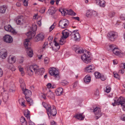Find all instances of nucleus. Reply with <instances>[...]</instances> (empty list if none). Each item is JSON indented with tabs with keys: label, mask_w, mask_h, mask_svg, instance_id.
Wrapping results in <instances>:
<instances>
[{
	"label": "nucleus",
	"mask_w": 125,
	"mask_h": 125,
	"mask_svg": "<svg viewBox=\"0 0 125 125\" xmlns=\"http://www.w3.org/2000/svg\"><path fill=\"white\" fill-rule=\"evenodd\" d=\"M4 29L6 31L10 32L13 34H15L16 33L15 31L10 25L5 26L4 27Z\"/></svg>",
	"instance_id": "nucleus-15"
},
{
	"label": "nucleus",
	"mask_w": 125,
	"mask_h": 125,
	"mask_svg": "<svg viewBox=\"0 0 125 125\" xmlns=\"http://www.w3.org/2000/svg\"><path fill=\"white\" fill-rule=\"evenodd\" d=\"M89 52L87 51L86 54L85 53L82 55L81 58L83 61L85 63H87L91 62V58L90 55H89Z\"/></svg>",
	"instance_id": "nucleus-8"
},
{
	"label": "nucleus",
	"mask_w": 125,
	"mask_h": 125,
	"mask_svg": "<svg viewBox=\"0 0 125 125\" xmlns=\"http://www.w3.org/2000/svg\"><path fill=\"white\" fill-rule=\"evenodd\" d=\"M78 31V30L74 31L70 35L72 38H74V40L76 41H79L80 40V37Z\"/></svg>",
	"instance_id": "nucleus-9"
},
{
	"label": "nucleus",
	"mask_w": 125,
	"mask_h": 125,
	"mask_svg": "<svg viewBox=\"0 0 125 125\" xmlns=\"http://www.w3.org/2000/svg\"><path fill=\"white\" fill-rule=\"evenodd\" d=\"M107 49L108 50L112 51L114 54L119 56L121 57L123 55H125V52H120L118 48L115 47L114 45L109 46Z\"/></svg>",
	"instance_id": "nucleus-4"
},
{
	"label": "nucleus",
	"mask_w": 125,
	"mask_h": 125,
	"mask_svg": "<svg viewBox=\"0 0 125 125\" xmlns=\"http://www.w3.org/2000/svg\"><path fill=\"white\" fill-rule=\"evenodd\" d=\"M48 39L49 42H51L53 39V37H52L50 36L48 38Z\"/></svg>",
	"instance_id": "nucleus-61"
},
{
	"label": "nucleus",
	"mask_w": 125,
	"mask_h": 125,
	"mask_svg": "<svg viewBox=\"0 0 125 125\" xmlns=\"http://www.w3.org/2000/svg\"><path fill=\"white\" fill-rule=\"evenodd\" d=\"M73 19H75L76 20H77L78 21H79V18L78 17H73Z\"/></svg>",
	"instance_id": "nucleus-62"
},
{
	"label": "nucleus",
	"mask_w": 125,
	"mask_h": 125,
	"mask_svg": "<svg viewBox=\"0 0 125 125\" xmlns=\"http://www.w3.org/2000/svg\"><path fill=\"white\" fill-rule=\"evenodd\" d=\"M44 69L42 68L39 69L38 66L37 65H34L30 66L28 68L27 71L28 72H31L32 73L29 74L30 75H31L32 74V73L35 72V74L37 75H42L44 73Z\"/></svg>",
	"instance_id": "nucleus-2"
},
{
	"label": "nucleus",
	"mask_w": 125,
	"mask_h": 125,
	"mask_svg": "<svg viewBox=\"0 0 125 125\" xmlns=\"http://www.w3.org/2000/svg\"><path fill=\"white\" fill-rule=\"evenodd\" d=\"M3 41L7 43H10L13 41V39L11 36L9 35H6L3 37Z\"/></svg>",
	"instance_id": "nucleus-14"
},
{
	"label": "nucleus",
	"mask_w": 125,
	"mask_h": 125,
	"mask_svg": "<svg viewBox=\"0 0 125 125\" xmlns=\"http://www.w3.org/2000/svg\"><path fill=\"white\" fill-rule=\"evenodd\" d=\"M44 62L45 63L47 64H48L49 62V60L47 58H46L44 60Z\"/></svg>",
	"instance_id": "nucleus-57"
},
{
	"label": "nucleus",
	"mask_w": 125,
	"mask_h": 125,
	"mask_svg": "<svg viewBox=\"0 0 125 125\" xmlns=\"http://www.w3.org/2000/svg\"><path fill=\"white\" fill-rule=\"evenodd\" d=\"M20 121L22 123V125H27V122L24 117H21L20 119Z\"/></svg>",
	"instance_id": "nucleus-29"
},
{
	"label": "nucleus",
	"mask_w": 125,
	"mask_h": 125,
	"mask_svg": "<svg viewBox=\"0 0 125 125\" xmlns=\"http://www.w3.org/2000/svg\"><path fill=\"white\" fill-rule=\"evenodd\" d=\"M18 68H19V71L21 72V75L23 76L24 74V72L23 71V68H21V66H18Z\"/></svg>",
	"instance_id": "nucleus-35"
},
{
	"label": "nucleus",
	"mask_w": 125,
	"mask_h": 125,
	"mask_svg": "<svg viewBox=\"0 0 125 125\" xmlns=\"http://www.w3.org/2000/svg\"><path fill=\"white\" fill-rule=\"evenodd\" d=\"M94 112L95 115V118L96 119L100 118L102 115L100 108L99 107H96L94 109Z\"/></svg>",
	"instance_id": "nucleus-13"
},
{
	"label": "nucleus",
	"mask_w": 125,
	"mask_h": 125,
	"mask_svg": "<svg viewBox=\"0 0 125 125\" xmlns=\"http://www.w3.org/2000/svg\"><path fill=\"white\" fill-rule=\"evenodd\" d=\"M68 10H62V11L61 12V13L62 15L63 14V16H64L65 15L68 14Z\"/></svg>",
	"instance_id": "nucleus-40"
},
{
	"label": "nucleus",
	"mask_w": 125,
	"mask_h": 125,
	"mask_svg": "<svg viewBox=\"0 0 125 125\" xmlns=\"http://www.w3.org/2000/svg\"><path fill=\"white\" fill-rule=\"evenodd\" d=\"M24 101L25 100L24 99L22 98H20L19 100V102L20 104Z\"/></svg>",
	"instance_id": "nucleus-49"
},
{
	"label": "nucleus",
	"mask_w": 125,
	"mask_h": 125,
	"mask_svg": "<svg viewBox=\"0 0 125 125\" xmlns=\"http://www.w3.org/2000/svg\"><path fill=\"white\" fill-rule=\"evenodd\" d=\"M47 95L48 97L53 99L54 98V95L53 93L51 92V91L49 90L47 94Z\"/></svg>",
	"instance_id": "nucleus-30"
},
{
	"label": "nucleus",
	"mask_w": 125,
	"mask_h": 125,
	"mask_svg": "<svg viewBox=\"0 0 125 125\" xmlns=\"http://www.w3.org/2000/svg\"><path fill=\"white\" fill-rule=\"evenodd\" d=\"M86 15L87 17H90L92 15L95 16L97 15V13L95 11L89 10L87 11Z\"/></svg>",
	"instance_id": "nucleus-18"
},
{
	"label": "nucleus",
	"mask_w": 125,
	"mask_h": 125,
	"mask_svg": "<svg viewBox=\"0 0 125 125\" xmlns=\"http://www.w3.org/2000/svg\"><path fill=\"white\" fill-rule=\"evenodd\" d=\"M77 82H75L74 83L73 85V88H74L76 87L77 85Z\"/></svg>",
	"instance_id": "nucleus-63"
},
{
	"label": "nucleus",
	"mask_w": 125,
	"mask_h": 125,
	"mask_svg": "<svg viewBox=\"0 0 125 125\" xmlns=\"http://www.w3.org/2000/svg\"><path fill=\"white\" fill-rule=\"evenodd\" d=\"M3 74V71L0 67V77H1Z\"/></svg>",
	"instance_id": "nucleus-53"
},
{
	"label": "nucleus",
	"mask_w": 125,
	"mask_h": 125,
	"mask_svg": "<svg viewBox=\"0 0 125 125\" xmlns=\"http://www.w3.org/2000/svg\"><path fill=\"white\" fill-rule=\"evenodd\" d=\"M56 25L55 22H54L50 27L49 31L50 32L52 31Z\"/></svg>",
	"instance_id": "nucleus-36"
},
{
	"label": "nucleus",
	"mask_w": 125,
	"mask_h": 125,
	"mask_svg": "<svg viewBox=\"0 0 125 125\" xmlns=\"http://www.w3.org/2000/svg\"><path fill=\"white\" fill-rule=\"evenodd\" d=\"M114 73V77H115V78H117V79H118V74L116 73Z\"/></svg>",
	"instance_id": "nucleus-58"
},
{
	"label": "nucleus",
	"mask_w": 125,
	"mask_h": 125,
	"mask_svg": "<svg viewBox=\"0 0 125 125\" xmlns=\"http://www.w3.org/2000/svg\"><path fill=\"white\" fill-rule=\"evenodd\" d=\"M94 94L95 96L96 97H98L99 96V91L98 90H96Z\"/></svg>",
	"instance_id": "nucleus-43"
},
{
	"label": "nucleus",
	"mask_w": 125,
	"mask_h": 125,
	"mask_svg": "<svg viewBox=\"0 0 125 125\" xmlns=\"http://www.w3.org/2000/svg\"><path fill=\"white\" fill-rule=\"evenodd\" d=\"M22 91H23V93L26 96H30L31 95V93L30 90L28 89H25Z\"/></svg>",
	"instance_id": "nucleus-24"
},
{
	"label": "nucleus",
	"mask_w": 125,
	"mask_h": 125,
	"mask_svg": "<svg viewBox=\"0 0 125 125\" xmlns=\"http://www.w3.org/2000/svg\"><path fill=\"white\" fill-rule=\"evenodd\" d=\"M28 0H24L23 1V4L24 6H27L28 5Z\"/></svg>",
	"instance_id": "nucleus-47"
},
{
	"label": "nucleus",
	"mask_w": 125,
	"mask_h": 125,
	"mask_svg": "<svg viewBox=\"0 0 125 125\" xmlns=\"http://www.w3.org/2000/svg\"><path fill=\"white\" fill-rule=\"evenodd\" d=\"M120 18L122 20H125V15H121L120 16Z\"/></svg>",
	"instance_id": "nucleus-50"
},
{
	"label": "nucleus",
	"mask_w": 125,
	"mask_h": 125,
	"mask_svg": "<svg viewBox=\"0 0 125 125\" xmlns=\"http://www.w3.org/2000/svg\"><path fill=\"white\" fill-rule=\"evenodd\" d=\"M69 31L67 29H65L62 32V37L66 39L69 36Z\"/></svg>",
	"instance_id": "nucleus-22"
},
{
	"label": "nucleus",
	"mask_w": 125,
	"mask_h": 125,
	"mask_svg": "<svg viewBox=\"0 0 125 125\" xmlns=\"http://www.w3.org/2000/svg\"><path fill=\"white\" fill-rule=\"evenodd\" d=\"M106 92L107 93H109L111 90V88L109 86H107L106 87Z\"/></svg>",
	"instance_id": "nucleus-41"
},
{
	"label": "nucleus",
	"mask_w": 125,
	"mask_h": 125,
	"mask_svg": "<svg viewBox=\"0 0 125 125\" xmlns=\"http://www.w3.org/2000/svg\"><path fill=\"white\" fill-rule=\"evenodd\" d=\"M115 12L114 11L110 12L109 14V16L110 18H112L114 17L115 15Z\"/></svg>",
	"instance_id": "nucleus-39"
},
{
	"label": "nucleus",
	"mask_w": 125,
	"mask_h": 125,
	"mask_svg": "<svg viewBox=\"0 0 125 125\" xmlns=\"http://www.w3.org/2000/svg\"><path fill=\"white\" fill-rule=\"evenodd\" d=\"M49 73L51 75L55 77H57L59 76V71L56 68L54 67L51 68L49 71Z\"/></svg>",
	"instance_id": "nucleus-11"
},
{
	"label": "nucleus",
	"mask_w": 125,
	"mask_h": 125,
	"mask_svg": "<svg viewBox=\"0 0 125 125\" xmlns=\"http://www.w3.org/2000/svg\"><path fill=\"white\" fill-rule=\"evenodd\" d=\"M47 86L48 88H51L52 87V84L51 83H49L47 85Z\"/></svg>",
	"instance_id": "nucleus-55"
},
{
	"label": "nucleus",
	"mask_w": 125,
	"mask_h": 125,
	"mask_svg": "<svg viewBox=\"0 0 125 125\" xmlns=\"http://www.w3.org/2000/svg\"><path fill=\"white\" fill-rule=\"evenodd\" d=\"M29 111H27V112H25L24 113L25 116L28 119H30V114L29 113Z\"/></svg>",
	"instance_id": "nucleus-38"
},
{
	"label": "nucleus",
	"mask_w": 125,
	"mask_h": 125,
	"mask_svg": "<svg viewBox=\"0 0 125 125\" xmlns=\"http://www.w3.org/2000/svg\"><path fill=\"white\" fill-rule=\"evenodd\" d=\"M7 55V52L4 49H2L0 52V57L3 59H5Z\"/></svg>",
	"instance_id": "nucleus-17"
},
{
	"label": "nucleus",
	"mask_w": 125,
	"mask_h": 125,
	"mask_svg": "<svg viewBox=\"0 0 125 125\" xmlns=\"http://www.w3.org/2000/svg\"><path fill=\"white\" fill-rule=\"evenodd\" d=\"M44 38V36L43 34L41 33L37 35L35 38V40L36 42L43 40Z\"/></svg>",
	"instance_id": "nucleus-21"
},
{
	"label": "nucleus",
	"mask_w": 125,
	"mask_h": 125,
	"mask_svg": "<svg viewBox=\"0 0 125 125\" xmlns=\"http://www.w3.org/2000/svg\"><path fill=\"white\" fill-rule=\"evenodd\" d=\"M19 81L20 84L24 83L23 79H20L19 80Z\"/></svg>",
	"instance_id": "nucleus-64"
},
{
	"label": "nucleus",
	"mask_w": 125,
	"mask_h": 125,
	"mask_svg": "<svg viewBox=\"0 0 125 125\" xmlns=\"http://www.w3.org/2000/svg\"><path fill=\"white\" fill-rule=\"evenodd\" d=\"M22 90L25 89V85L24 83H22L20 84Z\"/></svg>",
	"instance_id": "nucleus-42"
},
{
	"label": "nucleus",
	"mask_w": 125,
	"mask_h": 125,
	"mask_svg": "<svg viewBox=\"0 0 125 125\" xmlns=\"http://www.w3.org/2000/svg\"><path fill=\"white\" fill-rule=\"evenodd\" d=\"M48 11L50 12V14L52 15H53L55 12V11L54 10H49ZM52 16H53V15H52Z\"/></svg>",
	"instance_id": "nucleus-48"
},
{
	"label": "nucleus",
	"mask_w": 125,
	"mask_h": 125,
	"mask_svg": "<svg viewBox=\"0 0 125 125\" xmlns=\"http://www.w3.org/2000/svg\"><path fill=\"white\" fill-rule=\"evenodd\" d=\"M7 8V6L5 5H3L0 7V12L2 13H4Z\"/></svg>",
	"instance_id": "nucleus-27"
},
{
	"label": "nucleus",
	"mask_w": 125,
	"mask_h": 125,
	"mask_svg": "<svg viewBox=\"0 0 125 125\" xmlns=\"http://www.w3.org/2000/svg\"><path fill=\"white\" fill-rule=\"evenodd\" d=\"M73 49L75 51L76 53H78L81 54L84 52V51L83 49H79L77 46H74L73 48Z\"/></svg>",
	"instance_id": "nucleus-20"
},
{
	"label": "nucleus",
	"mask_w": 125,
	"mask_h": 125,
	"mask_svg": "<svg viewBox=\"0 0 125 125\" xmlns=\"http://www.w3.org/2000/svg\"><path fill=\"white\" fill-rule=\"evenodd\" d=\"M68 14L73 16H75L76 15V13L74 12L73 10L71 9L69 10H68Z\"/></svg>",
	"instance_id": "nucleus-33"
},
{
	"label": "nucleus",
	"mask_w": 125,
	"mask_h": 125,
	"mask_svg": "<svg viewBox=\"0 0 125 125\" xmlns=\"http://www.w3.org/2000/svg\"><path fill=\"white\" fill-rule=\"evenodd\" d=\"M91 78L90 76H85L84 79V81L86 83H88L90 82Z\"/></svg>",
	"instance_id": "nucleus-28"
},
{
	"label": "nucleus",
	"mask_w": 125,
	"mask_h": 125,
	"mask_svg": "<svg viewBox=\"0 0 125 125\" xmlns=\"http://www.w3.org/2000/svg\"><path fill=\"white\" fill-rule=\"evenodd\" d=\"M24 59L23 58H22L19 60V62L20 63H22Z\"/></svg>",
	"instance_id": "nucleus-60"
},
{
	"label": "nucleus",
	"mask_w": 125,
	"mask_h": 125,
	"mask_svg": "<svg viewBox=\"0 0 125 125\" xmlns=\"http://www.w3.org/2000/svg\"><path fill=\"white\" fill-rule=\"evenodd\" d=\"M54 42H55V43L54 44V45L55 46H58V48H60V47L59 46V44H58L57 43V42H56V41H55V40H54Z\"/></svg>",
	"instance_id": "nucleus-56"
},
{
	"label": "nucleus",
	"mask_w": 125,
	"mask_h": 125,
	"mask_svg": "<svg viewBox=\"0 0 125 125\" xmlns=\"http://www.w3.org/2000/svg\"><path fill=\"white\" fill-rule=\"evenodd\" d=\"M76 118L81 120L84 119V117L83 116V114H77L74 116Z\"/></svg>",
	"instance_id": "nucleus-26"
},
{
	"label": "nucleus",
	"mask_w": 125,
	"mask_h": 125,
	"mask_svg": "<svg viewBox=\"0 0 125 125\" xmlns=\"http://www.w3.org/2000/svg\"><path fill=\"white\" fill-rule=\"evenodd\" d=\"M121 118L123 121H125V115H122Z\"/></svg>",
	"instance_id": "nucleus-54"
},
{
	"label": "nucleus",
	"mask_w": 125,
	"mask_h": 125,
	"mask_svg": "<svg viewBox=\"0 0 125 125\" xmlns=\"http://www.w3.org/2000/svg\"><path fill=\"white\" fill-rule=\"evenodd\" d=\"M125 70L123 69H121L119 70V73H121L122 74H123Z\"/></svg>",
	"instance_id": "nucleus-52"
},
{
	"label": "nucleus",
	"mask_w": 125,
	"mask_h": 125,
	"mask_svg": "<svg viewBox=\"0 0 125 125\" xmlns=\"http://www.w3.org/2000/svg\"><path fill=\"white\" fill-rule=\"evenodd\" d=\"M42 104L46 110L49 118H50V117L51 115L54 116L56 115L57 112L55 106L53 105L51 106L45 102H43Z\"/></svg>",
	"instance_id": "nucleus-1"
},
{
	"label": "nucleus",
	"mask_w": 125,
	"mask_h": 125,
	"mask_svg": "<svg viewBox=\"0 0 125 125\" xmlns=\"http://www.w3.org/2000/svg\"><path fill=\"white\" fill-rule=\"evenodd\" d=\"M15 61V57L11 55L10 56L8 59V62L10 64H7L6 67L11 70L12 71H15L16 69L15 67L12 64L14 63Z\"/></svg>",
	"instance_id": "nucleus-6"
},
{
	"label": "nucleus",
	"mask_w": 125,
	"mask_h": 125,
	"mask_svg": "<svg viewBox=\"0 0 125 125\" xmlns=\"http://www.w3.org/2000/svg\"><path fill=\"white\" fill-rule=\"evenodd\" d=\"M51 125H56L55 122L53 121L51 122Z\"/></svg>",
	"instance_id": "nucleus-59"
},
{
	"label": "nucleus",
	"mask_w": 125,
	"mask_h": 125,
	"mask_svg": "<svg viewBox=\"0 0 125 125\" xmlns=\"http://www.w3.org/2000/svg\"><path fill=\"white\" fill-rule=\"evenodd\" d=\"M45 10V8L44 7L42 8H41L40 10V12L41 13H43L44 12Z\"/></svg>",
	"instance_id": "nucleus-46"
},
{
	"label": "nucleus",
	"mask_w": 125,
	"mask_h": 125,
	"mask_svg": "<svg viewBox=\"0 0 125 125\" xmlns=\"http://www.w3.org/2000/svg\"><path fill=\"white\" fill-rule=\"evenodd\" d=\"M25 98L26 101L30 105L32 104L33 103L32 100L29 96H26Z\"/></svg>",
	"instance_id": "nucleus-31"
},
{
	"label": "nucleus",
	"mask_w": 125,
	"mask_h": 125,
	"mask_svg": "<svg viewBox=\"0 0 125 125\" xmlns=\"http://www.w3.org/2000/svg\"><path fill=\"white\" fill-rule=\"evenodd\" d=\"M107 36L110 40L113 41L117 37L118 34L116 32L111 31L108 33Z\"/></svg>",
	"instance_id": "nucleus-10"
},
{
	"label": "nucleus",
	"mask_w": 125,
	"mask_h": 125,
	"mask_svg": "<svg viewBox=\"0 0 125 125\" xmlns=\"http://www.w3.org/2000/svg\"><path fill=\"white\" fill-rule=\"evenodd\" d=\"M119 66L121 68L125 69V63H121Z\"/></svg>",
	"instance_id": "nucleus-44"
},
{
	"label": "nucleus",
	"mask_w": 125,
	"mask_h": 125,
	"mask_svg": "<svg viewBox=\"0 0 125 125\" xmlns=\"http://www.w3.org/2000/svg\"><path fill=\"white\" fill-rule=\"evenodd\" d=\"M63 89L61 87L58 88L55 90V93L57 96L61 95L63 93Z\"/></svg>",
	"instance_id": "nucleus-23"
},
{
	"label": "nucleus",
	"mask_w": 125,
	"mask_h": 125,
	"mask_svg": "<svg viewBox=\"0 0 125 125\" xmlns=\"http://www.w3.org/2000/svg\"><path fill=\"white\" fill-rule=\"evenodd\" d=\"M94 66L93 65H89L86 68V71L88 73L94 71Z\"/></svg>",
	"instance_id": "nucleus-19"
},
{
	"label": "nucleus",
	"mask_w": 125,
	"mask_h": 125,
	"mask_svg": "<svg viewBox=\"0 0 125 125\" xmlns=\"http://www.w3.org/2000/svg\"><path fill=\"white\" fill-rule=\"evenodd\" d=\"M16 21L17 24L21 25H22L25 22L23 18L22 17H21V16L18 17Z\"/></svg>",
	"instance_id": "nucleus-16"
},
{
	"label": "nucleus",
	"mask_w": 125,
	"mask_h": 125,
	"mask_svg": "<svg viewBox=\"0 0 125 125\" xmlns=\"http://www.w3.org/2000/svg\"><path fill=\"white\" fill-rule=\"evenodd\" d=\"M114 102L112 103L114 106L116 105H121L124 111H125V98L121 96L119 98L117 97L115 98L114 99Z\"/></svg>",
	"instance_id": "nucleus-3"
},
{
	"label": "nucleus",
	"mask_w": 125,
	"mask_h": 125,
	"mask_svg": "<svg viewBox=\"0 0 125 125\" xmlns=\"http://www.w3.org/2000/svg\"><path fill=\"white\" fill-rule=\"evenodd\" d=\"M97 4L100 6L104 7L105 6V2L104 0H96Z\"/></svg>",
	"instance_id": "nucleus-25"
},
{
	"label": "nucleus",
	"mask_w": 125,
	"mask_h": 125,
	"mask_svg": "<svg viewBox=\"0 0 125 125\" xmlns=\"http://www.w3.org/2000/svg\"><path fill=\"white\" fill-rule=\"evenodd\" d=\"M25 41L24 42V45L26 49L27 53L28 55L30 57H32L33 55L32 50L30 47V42L29 40L26 39Z\"/></svg>",
	"instance_id": "nucleus-5"
},
{
	"label": "nucleus",
	"mask_w": 125,
	"mask_h": 125,
	"mask_svg": "<svg viewBox=\"0 0 125 125\" xmlns=\"http://www.w3.org/2000/svg\"><path fill=\"white\" fill-rule=\"evenodd\" d=\"M94 75L96 78H99L100 77L101 74L99 72H96L94 73Z\"/></svg>",
	"instance_id": "nucleus-37"
},
{
	"label": "nucleus",
	"mask_w": 125,
	"mask_h": 125,
	"mask_svg": "<svg viewBox=\"0 0 125 125\" xmlns=\"http://www.w3.org/2000/svg\"><path fill=\"white\" fill-rule=\"evenodd\" d=\"M32 31H29L26 34V35L28 37V39L29 40L33 38L36 34L35 31L37 30V25L34 23L32 25Z\"/></svg>",
	"instance_id": "nucleus-7"
},
{
	"label": "nucleus",
	"mask_w": 125,
	"mask_h": 125,
	"mask_svg": "<svg viewBox=\"0 0 125 125\" xmlns=\"http://www.w3.org/2000/svg\"><path fill=\"white\" fill-rule=\"evenodd\" d=\"M100 78V79L102 81H104V80H105L106 79V77L104 76H101Z\"/></svg>",
	"instance_id": "nucleus-51"
},
{
	"label": "nucleus",
	"mask_w": 125,
	"mask_h": 125,
	"mask_svg": "<svg viewBox=\"0 0 125 125\" xmlns=\"http://www.w3.org/2000/svg\"><path fill=\"white\" fill-rule=\"evenodd\" d=\"M66 39V38L62 37L59 41L60 44L61 45L64 44L65 42Z\"/></svg>",
	"instance_id": "nucleus-32"
},
{
	"label": "nucleus",
	"mask_w": 125,
	"mask_h": 125,
	"mask_svg": "<svg viewBox=\"0 0 125 125\" xmlns=\"http://www.w3.org/2000/svg\"><path fill=\"white\" fill-rule=\"evenodd\" d=\"M69 24V22L67 20L63 19L59 21V26L60 28H64L67 27Z\"/></svg>",
	"instance_id": "nucleus-12"
},
{
	"label": "nucleus",
	"mask_w": 125,
	"mask_h": 125,
	"mask_svg": "<svg viewBox=\"0 0 125 125\" xmlns=\"http://www.w3.org/2000/svg\"><path fill=\"white\" fill-rule=\"evenodd\" d=\"M8 95L7 94H5L3 96V99L4 102H6L8 99Z\"/></svg>",
	"instance_id": "nucleus-34"
},
{
	"label": "nucleus",
	"mask_w": 125,
	"mask_h": 125,
	"mask_svg": "<svg viewBox=\"0 0 125 125\" xmlns=\"http://www.w3.org/2000/svg\"><path fill=\"white\" fill-rule=\"evenodd\" d=\"M61 84L63 85H65L68 83V82L66 80H64L62 81Z\"/></svg>",
	"instance_id": "nucleus-45"
}]
</instances>
